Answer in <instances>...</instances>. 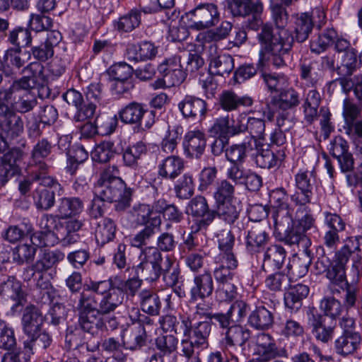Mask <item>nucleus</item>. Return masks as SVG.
Masks as SVG:
<instances>
[{
  "mask_svg": "<svg viewBox=\"0 0 362 362\" xmlns=\"http://www.w3.org/2000/svg\"><path fill=\"white\" fill-rule=\"evenodd\" d=\"M248 324L257 330H267L274 323V314L265 306H257L248 317Z\"/></svg>",
  "mask_w": 362,
  "mask_h": 362,
  "instance_id": "f704fd0d",
  "label": "nucleus"
},
{
  "mask_svg": "<svg viewBox=\"0 0 362 362\" xmlns=\"http://www.w3.org/2000/svg\"><path fill=\"white\" fill-rule=\"evenodd\" d=\"M183 327L184 338L180 342V356L186 359L196 354V349L208 348L211 331V323L209 321H200L192 324L189 316L185 317Z\"/></svg>",
  "mask_w": 362,
  "mask_h": 362,
  "instance_id": "20e7f679",
  "label": "nucleus"
},
{
  "mask_svg": "<svg viewBox=\"0 0 362 362\" xmlns=\"http://www.w3.org/2000/svg\"><path fill=\"white\" fill-rule=\"evenodd\" d=\"M206 145V136L200 130L189 131L185 135L183 147L188 157L199 158L204 152Z\"/></svg>",
  "mask_w": 362,
  "mask_h": 362,
  "instance_id": "393cba45",
  "label": "nucleus"
},
{
  "mask_svg": "<svg viewBox=\"0 0 362 362\" xmlns=\"http://www.w3.org/2000/svg\"><path fill=\"white\" fill-rule=\"evenodd\" d=\"M30 59V52L23 51L20 47H12L6 50L4 60L8 66L20 70Z\"/></svg>",
  "mask_w": 362,
  "mask_h": 362,
  "instance_id": "de8ad7c7",
  "label": "nucleus"
},
{
  "mask_svg": "<svg viewBox=\"0 0 362 362\" xmlns=\"http://www.w3.org/2000/svg\"><path fill=\"white\" fill-rule=\"evenodd\" d=\"M83 206V201L79 197H62L58 201L56 212L59 218L66 219L80 214Z\"/></svg>",
  "mask_w": 362,
  "mask_h": 362,
  "instance_id": "2f4dec72",
  "label": "nucleus"
},
{
  "mask_svg": "<svg viewBox=\"0 0 362 362\" xmlns=\"http://www.w3.org/2000/svg\"><path fill=\"white\" fill-rule=\"evenodd\" d=\"M141 23V12L132 9L114 22L115 28L119 32L129 33L137 28Z\"/></svg>",
  "mask_w": 362,
  "mask_h": 362,
  "instance_id": "3c124183",
  "label": "nucleus"
},
{
  "mask_svg": "<svg viewBox=\"0 0 362 362\" xmlns=\"http://www.w3.org/2000/svg\"><path fill=\"white\" fill-rule=\"evenodd\" d=\"M217 238L221 253L215 257V262L220 261L222 258H226L229 255H235L233 252L235 238L230 230H221L217 234Z\"/></svg>",
  "mask_w": 362,
  "mask_h": 362,
  "instance_id": "4d7b16f0",
  "label": "nucleus"
},
{
  "mask_svg": "<svg viewBox=\"0 0 362 362\" xmlns=\"http://www.w3.org/2000/svg\"><path fill=\"white\" fill-rule=\"evenodd\" d=\"M256 344L259 354L274 358L278 356V349L273 337L266 333H259L256 337Z\"/></svg>",
  "mask_w": 362,
  "mask_h": 362,
  "instance_id": "680f3d73",
  "label": "nucleus"
},
{
  "mask_svg": "<svg viewBox=\"0 0 362 362\" xmlns=\"http://www.w3.org/2000/svg\"><path fill=\"white\" fill-rule=\"evenodd\" d=\"M8 103L0 105V130L8 138L13 139L23 132V122Z\"/></svg>",
  "mask_w": 362,
  "mask_h": 362,
  "instance_id": "6ab92c4d",
  "label": "nucleus"
},
{
  "mask_svg": "<svg viewBox=\"0 0 362 362\" xmlns=\"http://www.w3.org/2000/svg\"><path fill=\"white\" fill-rule=\"evenodd\" d=\"M316 185V172L312 170H300L295 175V185L298 189L291 199L296 206H305L311 203Z\"/></svg>",
  "mask_w": 362,
  "mask_h": 362,
  "instance_id": "1a4fd4ad",
  "label": "nucleus"
},
{
  "mask_svg": "<svg viewBox=\"0 0 362 362\" xmlns=\"http://www.w3.org/2000/svg\"><path fill=\"white\" fill-rule=\"evenodd\" d=\"M258 147L252 138H245L241 144H233L225 151L227 160L233 164L242 163L247 154Z\"/></svg>",
  "mask_w": 362,
  "mask_h": 362,
  "instance_id": "bb28decb",
  "label": "nucleus"
},
{
  "mask_svg": "<svg viewBox=\"0 0 362 362\" xmlns=\"http://www.w3.org/2000/svg\"><path fill=\"white\" fill-rule=\"evenodd\" d=\"M160 224L161 218L160 216L152 218L151 223L148 226H146L144 229L131 238V245L138 248L146 245L151 238L155 234V229L159 228Z\"/></svg>",
  "mask_w": 362,
  "mask_h": 362,
  "instance_id": "8fccbe9b",
  "label": "nucleus"
},
{
  "mask_svg": "<svg viewBox=\"0 0 362 362\" xmlns=\"http://www.w3.org/2000/svg\"><path fill=\"white\" fill-rule=\"evenodd\" d=\"M0 293L7 296L14 303L11 306L13 312H18L26 302V293L22 288V284L13 276L0 274Z\"/></svg>",
  "mask_w": 362,
  "mask_h": 362,
  "instance_id": "4468645a",
  "label": "nucleus"
},
{
  "mask_svg": "<svg viewBox=\"0 0 362 362\" xmlns=\"http://www.w3.org/2000/svg\"><path fill=\"white\" fill-rule=\"evenodd\" d=\"M321 100V95L315 89L309 90L306 94L303 108L304 119L308 124H312L317 119Z\"/></svg>",
  "mask_w": 362,
  "mask_h": 362,
  "instance_id": "49530a36",
  "label": "nucleus"
},
{
  "mask_svg": "<svg viewBox=\"0 0 362 362\" xmlns=\"http://www.w3.org/2000/svg\"><path fill=\"white\" fill-rule=\"evenodd\" d=\"M27 339L24 341V346L28 349L32 353L34 351H40L48 349L52 343V336L46 331L39 329L32 334L27 336Z\"/></svg>",
  "mask_w": 362,
  "mask_h": 362,
  "instance_id": "a18cd8bd",
  "label": "nucleus"
},
{
  "mask_svg": "<svg viewBox=\"0 0 362 362\" xmlns=\"http://www.w3.org/2000/svg\"><path fill=\"white\" fill-rule=\"evenodd\" d=\"M292 221V217L288 211L284 216H281L279 213L277 214L275 224L276 230H284L282 240L290 246L301 244L303 247H307L310 245V239L295 223L290 228Z\"/></svg>",
  "mask_w": 362,
  "mask_h": 362,
  "instance_id": "f8f14e48",
  "label": "nucleus"
},
{
  "mask_svg": "<svg viewBox=\"0 0 362 362\" xmlns=\"http://www.w3.org/2000/svg\"><path fill=\"white\" fill-rule=\"evenodd\" d=\"M54 218L52 214H44L39 221L41 231L36 233L34 238H37L39 245L42 247L54 245L57 242L56 235L52 231L54 226Z\"/></svg>",
  "mask_w": 362,
  "mask_h": 362,
  "instance_id": "4c0bfd02",
  "label": "nucleus"
},
{
  "mask_svg": "<svg viewBox=\"0 0 362 362\" xmlns=\"http://www.w3.org/2000/svg\"><path fill=\"white\" fill-rule=\"evenodd\" d=\"M188 209L190 214L197 220L192 228L199 231L206 228L214 220V210L209 209L207 201L202 196H197L189 202Z\"/></svg>",
  "mask_w": 362,
  "mask_h": 362,
  "instance_id": "f3484780",
  "label": "nucleus"
},
{
  "mask_svg": "<svg viewBox=\"0 0 362 362\" xmlns=\"http://www.w3.org/2000/svg\"><path fill=\"white\" fill-rule=\"evenodd\" d=\"M147 148L144 143L139 141L134 145L127 147L123 153V161L126 166L136 168L138 160L145 155Z\"/></svg>",
  "mask_w": 362,
  "mask_h": 362,
  "instance_id": "0e129e2a",
  "label": "nucleus"
},
{
  "mask_svg": "<svg viewBox=\"0 0 362 362\" xmlns=\"http://www.w3.org/2000/svg\"><path fill=\"white\" fill-rule=\"evenodd\" d=\"M308 320L312 327V333L317 340L322 343L332 340L336 327L335 321L329 320L315 309H310L308 312Z\"/></svg>",
  "mask_w": 362,
  "mask_h": 362,
  "instance_id": "2eb2a0df",
  "label": "nucleus"
},
{
  "mask_svg": "<svg viewBox=\"0 0 362 362\" xmlns=\"http://www.w3.org/2000/svg\"><path fill=\"white\" fill-rule=\"evenodd\" d=\"M160 260H163V255L153 247L141 249L139 255V263L135 267L136 276L148 282L157 281L159 279L158 262Z\"/></svg>",
  "mask_w": 362,
  "mask_h": 362,
  "instance_id": "9d476101",
  "label": "nucleus"
},
{
  "mask_svg": "<svg viewBox=\"0 0 362 362\" xmlns=\"http://www.w3.org/2000/svg\"><path fill=\"white\" fill-rule=\"evenodd\" d=\"M118 173L116 165L106 168L95 185L94 194L100 201L115 202L117 211H124L130 206L133 190L116 175Z\"/></svg>",
  "mask_w": 362,
  "mask_h": 362,
  "instance_id": "7ed1b4c3",
  "label": "nucleus"
},
{
  "mask_svg": "<svg viewBox=\"0 0 362 362\" xmlns=\"http://www.w3.org/2000/svg\"><path fill=\"white\" fill-rule=\"evenodd\" d=\"M313 26L312 16L308 13L297 14L294 29L296 40L299 42L305 41L311 33Z\"/></svg>",
  "mask_w": 362,
  "mask_h": 362,
  "instance_id": "09e8293b",
  "label": "nucleus"
},
{
  "mask_svg": "<svg viewBox=\"0 0 362 362\" xmlns=\"http://www.w3.org/2000/svg\"><path fill=\"white\" fill-rule=\"evenodd\" d=\"M192 282L189 290L192 301L204 300L212 295L214 287L213 276L210 271L205 270L202 273L194 275Z\"/></svg>",
  "mask_w": 362,
  "mask_h": 362,
  "instance_id": "aec40b11",
  "label": "nucleus"
},
{
  "mask_svg": "<svg viewBox=\"0 0 362 362\" xmlns=\"http://www.w3.org/2000/svg\"><path fill=\"white\" fill-rule=\"evenodd\" d=\"M324 216L327 230L322 235V243L328 249L334 250L340 242L339 233L345 230L346 223L337 214L325 211Z\"/></svg>",
  "mask_w": 362,
  "mask_h": 362,
  "instance_id": "dca6fc26",
  "label": "nucleus"
},
{
  "mask_svg": "<svg viewBox=\"0 0 362 362\" xmlns=\"http://www.w3.org/2000/svg\"><path fill=\"white\" fill-rule=\"evenodd\" d=\"M206 54L209 61V71L216 76H228L234 69V59L228 54L219 52L216 44L211 43L206 48Z\"/></svg>",
  "mask_w": 362,
  "mask_h": 362,
  "instance_id": "ddd939ff",
  "label": "nucleus"
},
{
  "mask_svg": "<svg viewBox=\"0 0 362 362\" xmlns=\"http://www.w3.org/2000/svg\"><path fill=\"white\" fill-rule=\"evenodd\" d=\"M123 302V294L120 290L110 291L95 300L94 310L101 315L113 312Z\"/></svg>",
  "mask_w": 362,
  "mask_h": 362,
  "instance_id": "72a5a7b5",
  "label": "nucleus"
},
{
  "mask_svg": "<svg viewBox=\"0 0 362 362\" xmlns=\"http://www.w3.org/2000/svg\"><path fill=\"white\" fill-rule=\"evenodd\" d=\"M358 66L356 52H347L343 54L340 64L336 69L340 76L339 78L351 79L353 74L357 70Z\"/></svg>",
  "mask_w": 362,
  "mask_h": 362,
  "instance_id": "603ef678",
  "label": "nucleus"
},
{
  "mask_svg": "<svg viewBox=\"0 0 362 362\" xmlns=\"http://www.w3.org/2000/svg\"><path fill=\"white\" fill-rule=\"evenodd\" d=\"M45 67L40 62H33L27 64L22 70L26 75L13 81L16 93L22 90H31L41 86L46 81Z\"/></svg>",
  "mask_w": 362,
  "mask_h": 362,
  "instance_id": "9b49d317",
  "label": "nucleus"
},
{
  "mask_svg": "<svg viewBox=\"0 0 362 362\" xmlns=\"http://www.w3.org/2000/svg\"><path fill=\"white\" fill-rule=\"evenodd\" d=\"M190 13L192 16V27L197 30L212 27L220 19L217 6L212 3L200 4Z\"/></svg>",
  "mask_w": 362,
  "mask_h": 362,
  "instance_id": "a211bd4d",
  "label": "nucleus"
},
{
  "mask_svg": "<svg viewBox=\"0 0 362 362\" xmlns=\"http://www.w3.org/2000/svg\"><path fill=\"white\" fill-rule=\"evenodd\" d=\"M361 345V337L359 333L342 332L334 341L336 353L343 357L354 354Z\"/></svg>",
  "mask_w": 362,
  "mask_h": 362,
  "instance_id": "a878e982",
  "label": "nucleus"
},
{
  "mask_svg": "<svg viewBox=\"0 0 362 362\" xmlns=\"http://www.w3.org/2000/svg\"><path fill=\"white\" fill-rule=\"evenodd\" d=\"M235 192V186L228 180H222L217 182L213 194L215 204L233 202Z\"/></svg>",
  "mask_w": 362,
  "mask_h": 362,
  "instance_id": "5fc2aeb1",
  "label": "nucleus"
},
{
  "mask_svg": "<svg viewBox=\"0 0 362 362\" xmlns=\"http://www.w3.org/2000/svg\"><path fill=\"white\" fill-rule=\"evenodd\" d=\"M228 8L233 16L247 17L245 25L251 30H257L262 25L263 5L260 0H229Z\"/></svg>",
  "mask_w": 362,
  "mask_h": 362,
  "instance_id": "0eeeda50",
  "label": "nucleus"
},
{
  "mask_svg": "<svg viewBox=\"0 0 362 362\" xmlns=\"http://www.w3.org/2000/svg\"><path fill=\"white\" fill-rule=\"evenodd\" d=\"M95 225V236L98 245H104L113 240L117 226L112 219L106 217L97 221Z\"/></svg>",
  "mask_w": 362,
  "mask_h": 362,
  "instance_id": "37998d69",
  "label": "nucleus"
},
{
  "mask_svg": "<svg viewBox=\"0 0 362 362\" xmlns=\"http://www.w3.org/2000/svg\"><path fill=\"white\" fill-rule=\"evenodd\" d=\"M343 129L352 141L357 151L362 153V121L344 123Z\"/></svg>",
  "mask_w": 362,
  "mask_h": 362,
  "instance_id": "774afa93",
  "label": "nucleus"
},
{
  "mask_svg": "<svg viewBox=\"0 0 362 362\" xmlns=\"http://www.w3.org/2000/svg\"><path fill=\"white\" fill-rule=\"evenodd\" d=\"M53 145L47 138L40 139L33 146L30 154V159L33 163L37 165L40 172L47 173V165L44 160L51 153Z\"/></svg>",
  "mask_w": 362,
  "mask_h": 362,
  "instance_id": "473e14b6",
  "label": "nucleus"
},
{
  "mask_svg": "<svg viewBox=\"0 0 362 362\" xmlns=\"http://www.w3.org/2000/svg\"><path fill=\"white\" fill-rule=\"evenodd\" d=\"M73 298L74 303L72 307L75 311L78 312V325L82 331L90 333L92 335H96L99 331L105 327L104 320L100 317L101 314L97 313L94 310V306L91 303H88L81 300H76ZM90 303H93L90 300Z\"/></svg>",
  "mask_w": 362,
  "mask_h": 362,
  "instance_id": "6e6552de",
  "label": "nucleus"
},
{
  "mask_svg": "<svg viewBox=\"0 0 362 362\" xmlns=\"http://www.w3.org/2000/svg\"><path fill=\"white\" fill-rule=\"evenodd\" d=\"M145 113L146 110L143 104L132 102L122 108L118 115L123 123L138 125L141 124Z\"/></svg>",
  "mask_w": 362,
  "mask_h": 362,
  "instance_id": "c03bdc74",
  "label": "nucleus"
},
{
  "mask_svg": "<svg viewBox=\"0 0 362 362\" xmlns=\"http://www.w3.org/2000/svg\"><path fill=\"white\" fill-rule=\"evenodd\" d=\"M65 257L64 252L59 250L45 249L39 259L35 262L38 274L45 273L55 268Z\"/></svg>",
  "mask_w": 362,
  "mask_h": 362,
  "instance_id": "ea45409f",
  "label": "nucleus"
},
{
  "mask_svg": "<svg viewBox=\"0 0 362 362\" xmlns=\"http://www.w3.org/2000/svg\"><path fill=\"white\" fill-rule=\"evenodd\" d=\"M9 102L12 103L16 110L21 113L32 110L37 105L35 95L31 94L30 90L20 91Z\"/></svg>",
  "mask_w": 362,
  "mask_h": 362,
  "instance_id": "6e6d98bb",
  "label": "nucleus"
},
{
  "mask_svg": "<svg viewBox=\"0 0 362 362\" xmlns=\"http://www.w3.org/2000/svg\"><path fill=\"white\" fill-rule=\"evenodd\" d=\"M184 162L176 156H170L158 165V175L165 180H175L184 169Z\"/></svg>",
  "mask_w": 362,
  "mask_h": 362,
  "instance_id": "cd10ccee",
  "label": "nucleus"
},
{
  "mask_svg": "<svg viewBox=\"0 0 362 362\" xmlns=\"http://www.w3.org/2000/svg\"><path fill=\"white\" fill-rule=\"evenodd\" d=\"M286 257L285 249L279 245H272L264 252L262 269L272 272L281 268Z\"/></svg>",
  "mask_w": 362,
  "mask_h": 362,
  "instance_id": "c756f323",
  "label": "nucleus"
},
{
  "mask_svg": "<svg viewBox=\"0 0 362 362\" xmlns=\"http://www.w3.org/2000/svg\"><path fill=\"white\" fill-rule=\"evenodd\" d=\"M141 310L151 315L159 313L161 303L157 293L152 291L144 290L139 293Z\"/></svg>",
  "mask_w": 362,
  "mask_h": 362,
  "instance_id": "864d4df0",
  "label": "nucleus"
},
{
  "mask_svg": "<svg viewBox=\"0 0 362 362\" xmlns=\"http://www.w3.org/2000/svg\"><path fill=\"white\" fill-rule=\"evenodd\" d=\"M182 117L187 119L202 120L206 113V103L193 95H185L177 105Z\"/></svg>",
  "mask_w": 362,
  "mask_h": 362,
  "instance_id": "412c9836",
  "label": "nucleus"
},
{
  "mask_svg": "<svg viewBox=\"0 0 362 362\" xmlns=\"http://www.w3.org/2000/svg\"><path fill=\"white\" fill-rule=\"evenodd\" d=\"M32 179L39 182L40 185L32 193L34 206L39 211H49L55 204L56 194H63L62 185L45 172L34 174Z\"/></svg>",
  "mask_w": 362,
  "mask_h": 362,
  "instance_id": "39448f33",
  "label": "nucleus"
},
{
  "mask_svg": "<svg viewBox=\"0 0 362 362\" xmlns=\"http://www.w3.org/2000/svg\"><path fill=\"white\" fill-rule=\"evenodd\" d=\"M300 78L308 85L315 86L321 77L322 70L315 60L304 58L299 63Z\"/></svg>",
  "mask_w": 362,
  "mask_h": 362,
  "instance_id": "79ce46f5",
  "label": "nucleus"
},
{
  "mask_svg": "<svg viewBox=\"0 0 362 362\" xmlns=\"http://www.w3.org/2000/svg\"><path fill=\"white\" fill-rule=\"evenodd\" d=\"M269 239L266 226L256 223L251 227L246 237V246L251 252H257L263 248Z\"/></svg>",
  "mask_w": 362,
  "mask_h": 362,
  "instance_id": "c85d7f7f",
  "label": "nucleus"
},
{
  "mask_svg": "<svg viewBox=\"0 0 362 362\" xmlns=\"http://www.w3.org/2000/svg\"><path fill=\"white\" fill-rule=\"evenodd\" d=\"M271 9L276 28L269 24L262 25L257 38L262 49L270 54L272 64L281 67L286 64V60L290 57L294 38L286 29L288 23L286 8L279 4H272Z\"/></svg>",
  "mask_w": 362,
  "mask_h": 362,
  "instance_id": "f257e3e1",
  "label": "nucleus"
},
{
  "mask_svg": "<svg viewBox=\"0 0 362 362\" xmlns=\"http://www.w3.org/2000/svg\"><path fill=\"white\" fill-rule=\"evenodd\" d=\"M158 48L151 42L144 41L138 44H129L125 52L127 59L131 62L151 60L156 57Z\"/></svg>",
  "mask_w": 362,
  "mask_h": 362,
  "instance_id": "b1692460",
  "label": "nucleus"
},
{
  "mask_svg": "<svg viewBox=\"0 0 362 362\" xmlns=\"http://www.w3.org/2000/svg\"><path fill=\"white\" fill-rule=\"evenodd\" d=\"M219 103L223 110L230 112L238 110L240 106L251 107L253 99L248 95L239 96L233 91L226 90L220 95Z\"/></svg>",
  "mask_w": 362,
  "mask_h": 362,
  "instance_id": "58836bf2",
  "label": "nucleus"
},
{
  "mask_svg": "<svg viewBox=\"0 0 362 362\" xmlns=\"http://www.w3.org/2000/svg\"><path fill=\"white\" fill-rule=\"evenodd\" d=\"M342 91L346 94L353 92L356 99L362 103V74L354 75L351 79L337 78Z\"/></svg>",
  "mask_w": 362,
  "mask_h": 362,
  "instance_id": "338daca9",
  "label": "nucleus"
},
{
  "mask_svg": "<svg viewBox=\"0 0 362 362\" xmlns=\"http://www.w3.org/2000/svg\"><path fill=\"white\" fill-rule=\"evenodd\" d=\"M311 258L308 255L293 257L287 266L288 278L297 279L304 276L308 272Z\"/></svg>",
  "mask_w": 362,
  "mask_h": 362,
  "instance_id": "13d9d810",
  "label": "nucleus"
},
{
  "mask_svg": "<svg viewBox=\"0 0 362 362\" xmlns=\"http://www.w3.org/2000/svg\"><path fill=\"white\" fill-rule=\"evenodd\" d=\"M337 37L334 29H327L316 38L310 41V50L313 53L320 54L325 52L332 44Z\"/></svg>",
  "mask_w": 362,
  "mask_h": 362,
  "instance_id": "052dcab7",
  "label": "nucleus"
},
{
  "mask_svg": "<svg viewBox=\"0 0 362 362\" xmlns=\"http://www.w3.org/2000/svg\"><path fill=\"white\" fill-rule=\"evenodd\" d=\"M144 319L139 317L137 323H134L127 334L124 336V344L127 349L130 350H136L143 346L146 340V330L141 322H146L147 324H151L152 320L143 315Z\"/></svg>",
  "mask_w": 362,
  "mask_h": 362,
  "instance_id": "5701e85b",
  "label": "nucleus"
},
{
  "mask_svg": "<svg viewBox=\"0 0 362 362\" xmlns=\"http://www.w3.org/2000/svg\"><path fill=\"white\" fill-rule=\"evenodd\" d=\"M271 104L279 110H288L296 108L300 104L299 94L293 88H284L278 95L272 98Z\"/></svg>",
  "mask_w": 362,
  "mask_h": 362,
  "instance_id": "c9c22d12",
  "label": "nucleus"
},
{
  "mask_svg": "<svg viewBox=\"0 0 362 362\" xmlns=\"http://www.w3.org/2000/svg\"><path fill=\"white\" fill-rule=\"evenodd\" d=\"M7 37V42L14 47H27L32 44L31 33L28 28L18 26L10 30Z\"/></svg>",
  "mask_w": 362,
  "mask_h": 362,
  "instance_id": "bf43d9fd",
  "label": "nucleus"
},
{
  "mask_svg": "<svg viewBox=\"0 0 362 362\" xmlns=\"http://www.w3.org/2000/svg\"><path fill=\"white\" fill-rule=\"evenodd\" d=\"M42 318V314L38 308L33 305L26 306L21 318L24 334L28 336L40 329Z\"/></svg>",
  "mask_w": 362,
  "mask_h": 362,
  "instance_id": "7c9ffc66",
  "label": "nucleus"
},
{
  "mask_svg": "<svg viewBox=\"0 0 362 362\" xmlns=\"http://www.w3.org/2000/svg\"><path fill=\"white\" fill-rule=\"evenodd\" d=\"M279 333L288 339H297L303 337L305 329L300 322L289 318L280 324Z\"/></svg>",
  "mask_w": 362,
  "mask_h": 362,
  "instance_id": "e2e57ef3",
  "label": "nucleus"
},
{
  "mask_svg": "<svg viewBox=\"0 0 362 362\" xmlns=\"http://www.w3.org/2000/svg\"><path fill=\"white\" fill-rule=\"evenodd\" d=\"M214 218L217 216L225 223L231 225L238 219L240 211L233 202L216 204V209L214 210Z\"/></svg>",
  "mask_w": 362,
  "mask_h": 362,
  "instance_id": "69168bd1",
  "label": "nucleus"
},
{
  "mask_svg": "<svg viewBox=\"0 0 362 362\" xmlns=\"http://www.w3.org/2000/svg\"><path fill=\"white\" fill-rule=\"evenodd\" d=\"M216 262L220 263L214 270V276L218 284L230 282L235 274L232 270L235 269L238 265L235 255H229L226 258Z\"/></svg>",
  "mask_w": 362,
  "mask_h": 362,
  "instance_id": "e433bc0d",
  "label": "nucleus"
},
{
  "mask_svg": "<svg viewBox=\"0 0 362 362\" xmlns=\"http://www.w3.org/2000/svg\"><path fill=\"white\" fill-rule=\"evenodd\" d=\"M284 157L285 153L282 150L274 151L269 148H261L256 156L255 161L259 167L270 169L280 165Z\"/></svg>",
  "mask_w": 362,
  "mask_h": 362,
  "instance_id": "a19ab883",
  "label": "nucleus"
},
{
  "mask_svg": "<svg viewBox=\"0 0 362 362\" xmlns=\"http://www.w3.org/2000/svg\"><path fill=\"white\" fill-rule=\"evenodd\" d=\"M116 281L111 280L90 281V283L83 288V291L79 293L78 300L95 305V300L99 297L104 296L110 291H117Z\"/></svg>",
  "mask_w": 362,
  "mask_h": 362,
  "instance_id": "4be33fe9",
  "label": "nucleus"
},
{
  "mask_svg": "<svg viewBox=\"0 0 362 362\" xmlns=\"http://www.w3.org/2000/svg\"><path fill=\"white\" fill-rule=\"evenodd\" d=\"M352 252L354 250L347 240L335 252L334 264L327 273V277L329 280L328 288L333 295L339 293L340 289H343L347 284L345 267Z\"/></svg>",
  "mask_w": 362,
  "mask_h": 362,
  "instance_id": "423d86ee",
  "label": "nucleus"
},
{
  "mask_svg": "<svg viewBox=\"0 0 362 362\" xmlns=\"http://www.w3.org/2000/svg\"><path fill=\"white\" fill-rule=\"evenodd\" d=\"M206 318L211 323L218 326L222 332L221 344L226 355V362H240L246 358V345L249 341L252 332L240 325H231L232 320L228 311L223 313H209Z\"/></svg>",
  "mask_w": 362,
  "mask_h": 362,
  "instance_id": "f03ea898",
  "label": "nucleus"
}]
</instances>
